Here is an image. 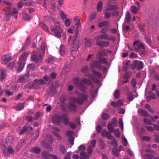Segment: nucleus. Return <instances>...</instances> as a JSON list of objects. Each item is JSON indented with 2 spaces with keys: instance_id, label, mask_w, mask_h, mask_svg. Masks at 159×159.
I'll use <instances>...</instances> for the list:
<instances>
[{
  "instance_id": "1",
  "label": "nucleus",
  "mask_w": 159,
  "mask_h": 159,
  "mask_svg": "<svg viewBox=\"0 0 159 159\" xmlns=\"http://www.w3.org/2000/svg\"><path fill=\"white\" fill-rule=\"evenodd\" d=\"M79 96L80 97H73L70 99V102H69L68 107L72 112H75L77 111V106L75 104V103L82 105L87 100L88 98V96L84 94H80Z\"/></svg>"
},
{
  "instance_id": "2",
  "label": "nucleus",
  "mask_w": 159,
  "mask_h": 159,
  "mask_svg": "<svg viewBox=\"0 0 159 159\" xmlns=\"http://www.w3.org/2000/svg\"><path fill=\"white\" fill-rule=\"evenodd\" d=\"M107 61L106 58L104 57H99L98 60H94L91 62L90 69H94V68H96L99 70L103 69V71H105L106 70V68L102 64H107Z\"/></svg>"
},
{
  "instance_id": "3",
  "label": "nucleus",
  "mask_w": 159,
  "mask_h": 159,
  "mask_svg": "<svg viewBox=\"0 0 159 159\" xmlns=\"http://www.w3.org/2000/svg\"><path fill=\"white\" fill-rule=\"evenodd\" d=\"M45 50V47L44 43H42L41 45V49L39 52H36L31 57L32 61L36 63L40 62L42 60Z\"/></svg>"
},
{
  "instance_id": "4",
  "label": "nucleus",
  "mask_w": 159,
  "mask_h": 159,
  "mask_svg": "<svg viewBox=\"0 0 159 159\" xmlns=\"http://www.w3.org/2000/svg\"><path fill=\"white\" fill-rule=\"evenodd\" d=\"M78 34L79 32L77 31L76 32L75 34L73 37H72L71 36H70L68 40V41L69 43L71 39H72L73 41V43L72 44L73 47H72L71 53L73 56L78 51L79 48V40L77 39Z\"/></svg>"
},
{
  "instance_id": "5",
  "label": "nucleus",
  "mask_w": 159,
  "mask_h": 159,
  "mask_svg": "<svg viewBox=\"0 0 159 159\" xmlns=\"http://www.w3.org/2000/svg\"><path fill=\"white\" fill-rule=\"evenodd\" d=\"M27 57V55L26 53L24 52L22 54L20 57V61L19 62L18 65V67L17 71L20 72L23 70L25 64V61Z\"/></svg>"
},
{
  "instance_id": "6",
  "label": "nucleus",
  "mask_w": 159,
  "mask_h": 159,
  "mask_svg": "<svg viewBox=\"0 0 159 159\" xmlns=\"http://www.w3.org/2000/svg\"><path fill=\"white\" fill-rule=\"evenodd\" d=\"M143 63L141 61L135 60L133 61L131 67L132 69H136L139 70L143 68Z\"/></svg>"
},
{
  "instance_id": "7",
  "label": "nucleus",
  "mask_w": 159,
  "mask_h": 159,
  "mask_svg": "<svg viewBox=\"0 0 159 159\" xmlns=\"http://www.w3.org/2000/svg\"><path fill=\"white\" fill-rule=\"evenodd\" d=\"M100 39H106L107 40H113L115 39V38L111 35L108 34L106 33H104L99 35L96 37V39L100 40Z\"/></svg>"
},
{
  "instance_id": "8",
  "label": "nucleus",
  "mask_w": 159,
  "mask_h": 159,
  "mask_svg": "<svg viewBox=\"0 0 159 159\" xmlns=\"http://www.w3.org/2000/svg\"><path fill=\"white\" fill-rule=\"evenodd\" d=\"M34 84L32 83L29 84L30 88H33L35 86L38 87L43 85L46 83V81L42 79H35L34 80Z\"/></svg>"
},
{
  "instance_id": "9",
  "label": "nucleus",
  "mask_w": 159,
  "mask_h": 159,
  "mask_svg": "<svg viewBox=\"0 0 159 159\" xmlns=\"http://www.w3.org/2000/svg\"><path fill=\"white\" fill-rule=\"evenodd\" d=\"M139 43V41H135L133 43V46L134 48V50L136 52L139 51L140 49H145V48L143 44Z\"/></svg>"
},
{
  "instance_id": "10",
  "label": "nucleus",
  "mask_w": 159,
  "mask_h": 159,
  "mask_svg": "<svg viewBox=\"0 0 159 159\" xmlns=\"http://www.w3.org/2000/svg\"><path fill=\"white\" fill-rule=\"evenodd\" d=\"M96 45L101 48H103L108 47L109 43L108 41L105 40H100L98 39H96Z\"/></svg>"
},
{
  "instance_id": "11",
  "label": "nucleus",
  "mask_w": 159,
  "mask_h": 159,
  "mask_svg": "<svg viewBox=\"0 0 159 159\" xmlns=\"http://www.w3.org/2000/svg\"><path fill=\"white\" fill-rule=\"evenodd\" d=\"M63 120L62 116L56 115L53 118V121L54 124L59 125Z\"/></svg>"
},
{
  "instance_id": "12",
  "label": "nucleus",
  "mask_w": 159,
  "mask_h": 159,
  "mask_svg": "<svg viewBox=\"0 0 159 159\" xmlns=\"http://www.w3.org/2000/svg\"><path fill=\"white\" fill-rule=\"evenodd\" d=\"M11 56L9 54L3 55L2 57V63L6 65L11 59Z\"/></svg>"
},
{
  "instance_id": "13",
  "label": "nucleus",
  "mask_w": 159,
  "mask_h": 159,
  "mask_svg": "<svg viewBox=\"0 0 159 159\" xmlns=\"http://www.w3.org/2000/svg\"><path fill=\"white\" fill-rule=\"evenodd\" d=\"M42 156L44 159H49L50 157H51V159H60L57 158V156L53 155H50L47 152H44L42 154Z\"/></svg>"
},
{
  "instance_id": "14",
  "label": "nucleus",
  "mask_w": 159,
  "mask_h": 159,
  "mask_svg": "<svg viewBox=\"0 0 159 159\" xmlns=\"http://www.w3.org/2000/svg\"><path fill=\"white\" fill-rule=\"evenodd\" d=\"M123 102L122 100H119L116 102L114 101L111 102V105L114 107H120L123 105Z\"/></svg>"
},
{
  "instance_id": "15",
  "label": "nucleus",
  "mask_w": 159,
  "mask_h": 159,
  "mask_svg": "<svg viewBox=\"0 0 159 159\" xmlns=\"http://www.w3.org/2000/svg\"><path fill=\"white\" fill-rule=\"evenodd\" d=\"M7 75L5 70L2 69H0V80H2L5 79Z\"/></svg>"
},
{
  "instance_id": "16",
  "label": "nucleus",
  "mask_w": 159,
  "mask_h": 159,
  "mask_svg": "<svg viewBox=\"0 0 159 159\" xmlns=\"http://www.w3.org/2000/svg\"><path fill=\"white\" fill-rule=\"evenodd\" d=\"M102 135L103 137H106L108 139H110L112 136L111 134L105 130H104L102 132Z\"/></svg>"
},
{
  "instance_id": "17",
  "label": "nucleus",
  "mask_w": 159,
  "mask_h": 159,
  "mask_svg": "<svg viewBox=\"0 0 159 159\" xmlns=\"http://www.w3.org/2000/svg\"><path fill=\"white\" fill-rule=\"evenodd\" d=\"M111 11L107 7L104 11V13L105 14V17L107 19H108L111 17Z\"/></svg>"
},
{
  "instance_id": "18",
  "label": "nucleus",
  "mask_w": 159,
  "mask_h": 159,
  "mask_svg": "<svg viewBox=\"0 0 159 159\" xmlns=\"http://www.w3.org/2000/svg\"><path fill=\"white\" fill-rule=\"evenodd\" d=\"M18 11L17 9L14 8L13 9V11H10L6 13V15L8 16H13L14 15H17Z\"/></svg>"
},
{
  "instance_id": "19",
  "label": "nucleus",
  "mask_w": 159,
  "mask_h": 159,
  "mask_svg": "<svg viewBox=\"0 0 159 159\" xmlns=\"http://www.w3.org/2000/svg\"><path fill=\"white\" fill-rule=\"evenodd\" d=\"M14 141V138L13 136H10L6 137V143L9 146Z\"/></svg>"
},
{
  "instance_id": "20",
  "label": "nucleus",
  "mask_w": 159,
  "mask_h": 159,
  "mask_svg": "<svg viewBox=\"0 0 159 159\" xmlns=\"http://www.w3.org/2000/svg\"><path fill=\"white\" fill-rule=\"evenodd\" d=\"M74 84L77 86H79L82 83V80L79 78H75L73 79Z\"/></svg>"
},
{
  "instance_id": "21",
  "label": "nucleus",
  "mask_w": 159,
  "mask_h": 159,
  "mask_svg": "<svg viewBox=\"0 0 159 159\" xmlns=\"http://www.w3.org/2000/svg\"><path fill=\"white\" fill-rule=\"evenodd\" d=\"M99 27H102L106 26L107 27H108L109 26V22L107 21L101 22L99 23L98 25Z\"/></svg>"
},
{
  "instance_id": "22",
  "label": "nucleus",
  "mask_w": 159,
  "mask_h": 159,
  "mask_svg": "<svg viewBox=\"0 0 159 159\" xmlns=\"http://www.w3.org/2000/svg\"><path fill=\"white\" fill-rule=\"evenodd\" d=\"M91 72L96 77L98 78H100L102 76L101 74L99 72H98L94 69H91Z\"/></svg>"
},
{
  "instance_id": "23",
  "label": "nucleus",
  "mask_w": 159,
  "mask_h": 159,
  "mask_svg": "<svg viewBox=\"0 0 159 159\" xmlns=\"http://www.w3.org/2000/svg\"><path fill=\"white\" fill-rule=\"evenodd\" d=\"M82 80L83 83L86 85H91L92 84V81L87 79L84 78L82 79Z\"/></svg>"
},
{
  "instance_id": "24",
  "label": "nucleus",
  "mask_w": 159,
  "mask_h": 159,
  "mask_svg": "<svg viewBox=\"0 0 159 159\" xmlns=\"http://www.w3.org/2000/svg\"><path fill=\"white\" fill-rule=\"evenodd\" d=\"M63 118V123L65 125H67L68 124L69 119L67 116V115L66 114H63L62 115Z\"/></svg>"
},
{
  "instance_id": "25",
  "label": "nucleus",
  "mask_w": 159,
  "mask_h": 159,
  "mask_svg": "<svg viewBox=\"0 0 159 159\" xmlns=\"http://www.w3.org/2000/svg\"><path fill=\"white\" fill-rule=\"evenodd\" d=\"M108 7L110 10L111 11L112 10H116L118 9V7L115 5H109V3H107Z\"/></svg>"
},
{
  "instance_id": "26",
  "label": "nucleus",
  "mask_w": 159,
  "mask_h": 159,
  "mask_svg": "<svg viewBox=\"0 0 159 159\" xmlns=\"http://www.w3.org/2000/svg\"><path fill=\"white\" fill-rule=\"evenodd\" d=\"M52 31L54 33L55 36L58 37L60 38L61 36V34L60 32L58 31V30H57L56 29H51Z\"/></svg>"
},
{
  "instance_id": "27",
  "label": "nucleus",
  "mask_w": 159,
  "mask_h": 159,
  "mask_svg": "<svg viewBox=\"0 0 159 159\" xmlns=\"http://www.w3.org/2000/svg\"><path fill=\"white\" fill-rule=\"evenodd\" d=\"M80 155L81 156L80 159H86L88 158V155L84 151H82L81 152Z\"/></svg>"
},
{
  "instance_id": "28",
  "label": "nucleus",
  "mask_w": 159,
  "mask_h": 159,
  "mask_svg": "<svg viewBox=\"0 0 159 159\" xmlns=\"http://www.w3.org/2000/svg\"><path fill=\"white\" fill-rule=\"evenodd\" d=\"M131 18V16H130V13L129 12L127 11L126 12V17L125 19V21L127 22V23H128L130 21V19Z\"/></svg>"
},
{
  "instance_id": "29",
  "label": "nucleus",
  "mask_w": 159,
  "mask_h": 159,
  "mask_svg": "<svg viewBox=\"0 0 159 159\" xmlns=\"http://www.w3.org/2000/svg\"><path fill=\"white\" fill-rule=\"evenodd\" d=\"M102 3L101 1L99 2L97 5V11L98 12H101L102 7Z\"/></svg>"
},
{
  "instance_id": "30",
  "label": "nucleus",
  "mask_w": 159,
  "mask_h": 159,
  "mask_svg": "<svg viewBox=\"0 0 159 159\" xmlns=\"http://www.w3.org/2000/svg\"><path fill=\"white\" fill-rule=\"evenodd\" d=\"M107 53L103 51H101L98 52L97 54V56L98 57H102L107 56Z\"/></svg>"
},
{
  "instance_id": "31",
  "label": "nucleus",
  "mask_w": 159,
  "mask_h": 159,
  "mask_svg": "<svg viewBox=\"0 0 159 159\" xmlns=\"http://www.w3.org/2000/svg\"><path fill=\"white\" fill-rule=\"evenodd\" d=\"M26 81V80L23 76H21L19 77L18 82L19 83H25Z\"/></svg>"
},
{
  "instance_id": "32",
  "label": "nucleus",
  "mask_w": 159,
  "mask_h": 159,
  "mask_svg": "<svg viewBox=\"0 0 159 159\" xmlns=\"http://www.w3.org/2000/svg\"><path fill=\"white\" fill-rule=\"evenodd\" d=\"M86 40L85 42V45L87 47H90L92 45L91 43V40L90 39H85Z\"/></svg>"
},
{
  "instance_id": "33",
  "label": "nucleus",
  "mask_w": 159,
  "mask_h": 159,
  "mask_svg": "<svg viewBox=\"0 0 159 159\" xmlns=\"http://www.w3.org/2000/svg\"><path fill=\"white\" fill-rule=\"evenodd\" d=\"M81 71L82 73L86 74L89 72V70L88 67L85 66L83 67L81 70Z\"/></svg>"
},
{
  "instance_id": "34",
  "label": "nucleus",
  "mask_w": 159,
  "mask_h": 159,
  "mask_svg": "<svg viewBox=\"0 0 159 159\" xmlns=\"http://www.w3.org/2000/svg\"><path fill=\"white\" fill-rule=\"evenodd\" d=\"M138 8L134 6H132L131 7V10L134 14H137L138 11Z\"/></svg>"
},
{
  "instance_id": "35",
  "label": "nucleus",
  "mask_w": 159,
  "mask_h": 159,
  "mask_svg": "<svg viewBox=\"0 0 159 159\" xmlns=\"http://www.w3.org/2000/svg\"><path fill=\"white\" fill-rule=\"evenodd\" d=\"M80 87V90L83 93H85L86 90V86L83 83L78 86Z\"/></svg>"
},
{
  "instance_id": "36",
  "label": "nucleus",
  "mask_w": 159,
  "mask_h": 159,
  "mask_svg": "<svg viewBox=\"0 0 159 159\" xmlns=\"http://www.w3.org/2000/svg\"><path fill=\"white\" fill-rule=\"evenodd\" d=\"M115 136L117 138H119L120 136V134L119 129H116L113 132Z\"/></svg>"
},
{
  "instance_id": "37",
  "label": "nucleus",
  "mask_w": 159,
  "mask_h": 159,
  "mask_svg": "<svg viewBox=\"0 0 159 159\" xmlns=\"http://www.w3.org/2000/svg\"><path fill=\"white\" fill-rule=\"evenodd\" d=\"M127 98L129 101H132L134 98L133 94L132 93H129L127 95Z\"/></svg>"
},
{
  "instance_id": "38",
  "label": "nucleus",
  "mask_w": 159,
  "mask_h": 159,
  "mask_svg": "<svg viewBox=\"0 0 159 159\" xmlns=\"http://www.w3.org/2000/svg\"><path fill=\"white\" fill-rule=\"evenodd\" d=\"M141 113L144 117H149L150 116L149 114L144 110H142L141 111Z\"/></svg>"
},
{
  "instance_id": "39",
  "label": "nucleus",
  "mask_w": 159,
  "mask_h": 159,
  "mask_svg": "<svg viewBox=\"0 0 159 159\" xmlns=\"http://www.w3.org/2000/svg\"><path fill=\"white\" fill-rule=\"evenodd\" d=\"M59 52L60 54L61 55H63L65 54V47L63 46L62 45L61 46Z\"/></svg>"
},
{
  "instance_id": "40",
  "label": "nucleus",
  "mask_w": 159,
  "mask_h": 159,
  "mask_svg": "<svg viewBox=\"0 0 159 159\" xmlns=\"http://www.w3.org/2000/svg\"><path fill=\"white\" fill-rule=\"evenodd\" d=\"M1 147L3 152V153L7 156H8L7 154V148H6V146L3 144L1 145Z\"/></svg>"
},
{
  "instance_id": "41",
  "label": "nucleus",
  "mask_w": 159,
  "mask_h": 159,
  "mask_svg": "<svg viewBox=\"0 0 159 159\" xmlns=\"http://www.w3.org/2000/svg\"><path fill=\"white\" fill-rule=\"evenodd\" d=\"M24 107V106L23 104L19 103L16 106V109L17 110H20L23 109Z\"/></svg>"
},
{
  "instance_id": "42",
  "label": "nucleus",
  "mask_w": 159,
  "mask_h": 159,
  "mask_svg": "<svg viewBox=\"0 0 159 159\" xmlns=\"http://www.w3.org/2000/svg\"><path fill=\"white\" fill-rule=\"evenodd\" d=\"M31 151L34 153L38 154L40 152L41 150L39 148L36 147L32 148Z\"/></svg>"
},
{
  "instance_id": "43",
  "label": "nucleus",
  "mask_w": 159,
  "mask_h": 159,
  "mask_svg": "<svg viewBox=\"0 0 159 159\" xmlns=\"http://www.w3.org/2000/svg\"><path fill=\"white\" fill-rule=\"evenodd\" d=\"M119 150L116 148H113L112 150V152L114 155L116 156H119Z\"/></svg>"
},
{
  "instance_id": "44",
  "label": "nucleus",
  "mask_w": 159,
  "mask_h": 159,
  "mask_svg": "<svg viewBox=\"0 0 159 159\" xmlns=\"http://www.w3.org/2000/svg\"><path fill=\"white\" fill-rule=\"evenodd\" d=\"M120 96V92L118 89H116L115 92L114 97L116 98H118Z\"/></svg>"
},
{
  "instance_id": "45",
  "label": "nucleus",
  "mask_w": 159,
  "mask_h": 159,
  "mask_svg": "<svg viewBox=\"0 0 159 159\" xmlns=\"http://www.w3.org/2000/svg\"><path fill=\"white\" fill-rule=\"evenodd\" d=\"M85 76L92 80H94V76L92 74H90L89 72L88 73L85 74Z\"/></svg>"
},
{
  "instance_id": "46",
  "label": "nucleus",
  "mask_w": 159,
  "mask_h": 159,
  "mask_svg": "<svg viewBox=\"0 0 159 159\" xmlns=\"http://www.w3.org/2000/svg\"><path fill=\"white\" fill-rule=\"evenodd\" d=\"M74 133L73 131L70 130L66 131V135L67 136L72 137Z\"/></svg>"
},
{
  "instance_id": "47",
  "label": "nucleus",
  "mask_w": 159,
  "mask_h": 159,
  "mask_svg": "<svg viewBox=\"0 0 159 159\" xmlns=\"http://www.w3.org/2000/svg\"><path fill=\"white\" fill-rule=\"evenodd\" d=\"M28 128V127L26 126L24 127L20 131L19 133L21 135L24 134L25 132L27 131Z\"/></svg>"
},
{
  "instance_id": "48",
  "label": "nucleus",
  "mask_w": 159,
  "mask_h": 159,
  "mask_svg": "<svg viewBox=\"0 0 159 159\" xmlns=\"http://www.w3.org/2000/svg\"><path fill=\"white\" fill-rule=\"evenodd\" d=\"M22 16L23 18L26 20H29L31 19L30 16L26 13H23Z\"/></svg>"
},
{
  "instance_id": "49",
  "label": "nucleus",
  "mask_w": 159,
  "mask_h": 159,
  "mask_svg": "<svg viewBox=\"0 0 159 159\" xmlns=\"http://www.w3.org/2000/svg\"><path fill=\"white\" fill-rule=\"evenodd\" d=\"M109 139H110L112 141V142L111 143V144L112 146H115L117 145V142L115 138L113 136Z\"/></svg>"
},
{
  "instance_id": "50",
  "label": "nucleus",
  "mask_w": 159,
  "mask_h": 159,
  "mask_svg": "<svg viewBox=\"0 0 159 159\" xmlns=\"http://www.w3.org/2000/svg\"><path fill=\"white\" fill-rule=\"evenodd\" d=\"M102 119L103 120L107 119L109 117V115L107 114L103 113L102 115Z\"/></svg>"
},
{
  "instance_id": "51",
  "label": "nucleus",
  "mask_w": 159,
  "mask_h": 159,
  "mask_svg": "<svg viewBox=\"0 0 159 159\" xmlns=\"http://www.w3.org/2000/svg\"><path fill=\"white\" fill-rule=\"evenodd\" d=\"M145 124L149 125H152V122L148 118H145L143 120Z\"/></svg>"
},
{
  "instance_id": "52",
  "label": "nucleus",
  "mask_w": 159,
  "mask_h": 159,
  "mask_svg": "<svg viewBox=\"0 0 159 159\" xmlns=\"http://www.w3.org/2000/svg\"><path fill=\"white\" fill-rule=\"evenodd\" d=\"M54 25L55 28H54V29H56L57 30H60L61 26L60 25L59 23L58 22H55L54 23Z\"/></svg>"
},
{
  "instance_id": "53",
  "label": "nucleus",
  "mask_w": 159,
  "mask_h": 159,
  "mask_svg": "<svg viewBox=\"0 0 159 159\" xmlns=\"http://www.w3.org/2000/svg\"><path fill=\"white\" fill-rule=\"evenodd\" d=\"M145 158L147 159H151L154 157V155L152 154H146L144 155Z\"/></svg>"
},
{
  "instance_id": "54",
  "label": "nucleus",
  "mask_w": 159,
  "mask_h": 159,
  "mask_svg": "<svg viewBox=\"0 0 159 159\" xmlns=\"http://www.w3.org/2000/svg\"><path fill=\"white\" fill-rule=\"evenodd\" d=\"M69 125L70 127L72 129H74L76 127V125L74 122H71L69 123Z\"/></svg>"
},
{
  "instance_id": "55",
  "label": "nucleus",
  "mask_w": 159,
  "mask_h": 159,
  "mask_svg": "<svg viewBox=\"0 0 159 159\" xmlns=\"http://www.w3.org/2000/svg\"><path fill=\"white\" fill-rule=\"evenodd\" d=\"M108 128L109 131L111 132H113L114 131V128L112 125L110 124L108 125Z\"/></svg>"
},
{
  "instance_id": "56",
  "label": "nucleus",
  "mask_w": 159,
  "mask_h": 159,
  "mask_svg": "<svg viewBox=\"0 0 159 159\" xmlns=\"http://www.w3.org/2000/svg\"><path fill=\"white\" fill-rule=\"evenodd\" d=\"M122 144L124 146H126L127 144V141L125 137H122Z\"/></svg>"
},
{
  "instance_id": "57",
  "label": "nucleus",
  "mask_w": 159,
  "mask_h": 159,
  "mask_svg": "<svg viewBox=\"0 0 159 159\" xmlns=\"http://www.w3.org/2000/svg\"><path fill=\"white\" fill-rule=\"evenodd\" d=\"M74 138L73 136L70 137L69 139V142L71 145H73L74 144Z\"/></svg>"
},
{
  "instance_id": "58",
  "label": "nucleus",
  "mask_w": 159,
  "mask_h": 159,
  "mask_svg": "<svg viewBox=\"0 0 159 159\" xmlns=\"http://www.w3.org/2000/svg\"><path fill=\"white\" fill-rule=\"evenodd\" d=\"M145 26V24H139V29L142 31H144L145 30L144 27Z\"/></svg>"
},
{
  "instance_id": "59",
  "label": "nucleus",
  "mask_w": 159,
  "mask_h": 159,
  "mask_svg": "<svg viewBox=\"0 0 159 159\" xmlns=\"http://www.w3.org/2000/svg\"><path fill=\"white\" fill-rule=\"evenodd\" d=\"M100 147L101 149H103L105 147V145L102 140H101L99 142Z\"/></svg>"
},
{
  "instance_id": "60",
  "label": "nucleus",
  "mask_w": 159,
  "mask_h": 159,
  "mask_svg": "<svg viewBox=\"0 0 159 159\" xmlns=\"http://www.w3.org/2000/svg\"><path fill=\"white\" fill-rule=\"evenodd\" d=\"M28 68L30 70H33L35 68V66L34 64H30L28 65Z\"/></svg>"
},
{
  "instance_id": "61",
  "label": "nucleus",
  "mask_w": 159,
  "mask_h": 159,
  "mask_svg": "<svg viewBox=\"0 0 159 159\" xmlns=\"http://www.w3.org/2000/svg\"><path fill=\"white\" fill-rule=\"evenodd\" d=\"M92 147H91V146H89L87 148V150L88 152V154H91L93 151V150L92 148Z\"/></svg>"
},
{
  "instance_id": "62",
  "label": "nucleus",
  "mask_w": 159,
  "mask_h": 159,
  "mask_svg": "<svg viewBox=\"0 0 159 159\" xmlns=\"http://www.w3.org/2000/svg\"><path fill=\"white\" fill-rule=\"evenodd\" d=\"M26 119L29 122H32L34 120V118L30 116H27L26 117Z\"/></svg>"
},
{
  "instance_id": "63",
  "label": "nucleus",
  "mask_w": 159,
  "mask_h": 159,
  "mask_svg": "<svg viewBox=\"0 0 159 159\" xmlns=\"http://www.w3.org/2000/svg\"><path fill=\"white\" fill-rule=\"evenodd\" d=\"M60 16L61 18L63 19H65L66 18V15L64 13V12L61 11L60 13Z\"/></svg>"
},
{
  "instance_id": "64",
  "label": "nucleus",
  "mask_w": 159,
  "mask_h": 159,
  "mask_svg": "<svg viewBox=\"0 0 159 159\" xmlns=\"http://www.w3.org/2000/svg\"><path fill=\"white\" fill-rule=\"evenodd\" d=\"M75 27L74 26H72L67 30V31L70 34L72 33L73 31L74 30Z\"/></svg>"
}]
</instances>
